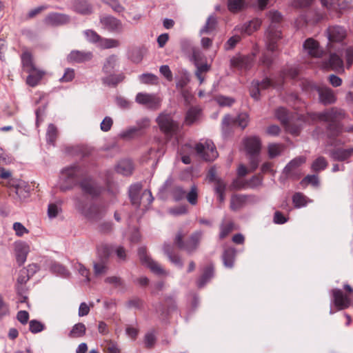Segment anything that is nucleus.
I'll list each match as a JSON object with an SVG mask.
<instances>
[{
  "mask_svg": "<svg viewBox=\"0 0 353 353\" xmlns=\"http://www.w3.org/2000/svg\"><path fill=\"white\" fill-rule=\"evenodd\" d=\"M268 17L271 24L265 32V46L268 51L275 52L277 50V41L281 38V31L277 26L281 19V14L279 12L273 10L269 12Z\"/></svg>",
  "mask_w": 353,
  "mask_h": 353,
  "instance_id": "obj_1",
  "label": "nucleus"
},
{
  "mask_svg": "<svg viewBox=\"0 0 353 353\" xmlns=\"http://www.w3.org/2000/svg\"><path fill=\"white\" fill-rule=\"evenodd\" d=\"M82 174L81 168L77 165L63 168L61 172L58 184L60 190L65 192L72 190L79 184L78 181Z\"/></svg>",
  "mask_w": 353,
  "mask_h": 353,
  "instance_id": "obj_2",
  "label": "nucleus"
},
{
  "mask_svg": "<svg viewBox=\"0 0 353 353\" xmlns=\"http://www.w3.org/2000/svg\"><path fill=\"white\" fill-rule=\"evenodd\" d=\"M185 235V234L182 230H179L174 238V243L179 249L183 250L187 253L191 254L198 249L203 237V232L197 230L193 232L185 242L183 241Z\"/></svg>",
  "mask_w": 353,
  "mask_h": 353,
  "instance_id": "obj_3",
  "label": "nucleus"
},
{
  "mask_svg": "<svg viewBox=\"0 0 353 353\" xmlns=\"http://www.w3.org/2000/svg\"><path fill=\"white\" fill-rule=\"evenodd\" d=\"M325 34L328 42L327 48H341L344 45V41L347 36V29L339 25L330 26L326 31Z\"/></svg>",
  "mask_w": 353,
  "mask_h": 353,
  "instance_id": "obj_4",
  "label": "nucleus"
},
{
  "mask_svg": "<svg viewBox=\"0 0 353 353\" xmlns=\"http://www.w3.org/2000/svg\"><path fill=\"white\" fill-rule=\"evenodd\" d=\"M160 130L166 136L172 137L179 130V125L177 121L173 119L171 114L161 112L156 119Z\"/></svg>",
  "mask_w": 353,
  "mask_h": 353,
  "instance_id": "obj_5",
  "label": "nucleus"
},
{
  "mask_svg": "<svg viewBox=\"0 0 353 353\" xmlns=\"http://www.w3.org/2000/svg\"><path fill=\"white\" fill-rule=\"evenodd\" d=\"M74 207L76 210L83 215L85 218L96 221L101 218L104 212H101L99 210V207L95 204H88L86 202L81 200L80 199L75 197Z\"/></svg>",
  "mask_w": 353,
  "mask_h": 353,
  "instance_id": "obj_6",
  "label": "nucleus"
},
{
  "mask_svg": "<svg viewBox=\"0 0 353 353\" xmlns=\"http://www.w3.org/2000/svg\"><path fill=\"white\" fill-rule=\"evenodd\" d=\"M142 185L141 183H134L129 188V196L132 205L139 207L141 203L145 200L148 205L151 204L154 200L152 192L150 190H145L141 194Z\"/></svg>",
  "mask_w": 353,
  "mask_h": 353,
  "instance_id": "obj_7",
  "label": "nucleus"
},
{
  "mask_svg": "<svg viewBox=\"0 0 353 353\" xmlns=\"http://www.w3.org/2000/svg\"><path fill=\"white\" fill-rule=\"evenodd\" d=\"M194 148L197 155L205 161H214L218 157L216 147L211 140L201 141Z\"/></svg>",
  "mask_w": 353,
  "mask_h": 353,
  "instance_id": "obj_8",
  "label": "nucleus"
},
{
  "mask_svg": "<svg viewBox=\"0 0 353 353\" xmlns=\"http://www.w3.org/2000/svg\"><path fill=\"white\" fill-rule=\"evenodd\" d=\"M306 158L303 156L297 157L291 160L283 168V174L288 179L293 180L299 179L301 176L300 166L304 164Z\"/></svg>",
  "mask_w": 353,
  "mask_h": 353,
  "instance_id": "obj_9",
  "label": "nucleus"
},
{
  "mask_svg": "<svg viewBox=\"0 0 353 353\" xmlns=\"http://www.w3.org/2000/svg\"><path fill=\"white\" fill-rule=\"evenodd\" d=\"M135 101L150 110H157L160 108L162 99L156 94L139 92L136 95Z\"/></svg>",
  "mask_w": 353,
  "mask_h": 353,
  "instance_id": "obj_10",
  "label": "nucleus"
},
{
  "mask_svg": "<svg viewBox=\"0 0 353 353\" xmlns=\"http://www.w3.org/2000/svg\"><path fill=\"white\" fill-rule=\"evenodd\" d=\"M138 254L141 263L148 267L152 272L158 275L166 274L161 266L147 254L146 248L145 247L139 248Z\"/></svg>",
  "mask_w": 353,
  "mask_h": 353,
  "instance_id": "obj_11",
  "label": "nucleus"
},
{
  "mask_svg": "<svg viewBox=\"0 0 353 353\" xmlns=\"http://www.w3.org/2000/svg\"><path fill=\"white\" fill-rule=\"evenodd\" d=\"M342 50L341 48H334L327 49V50L330 54L329 59L324 62L325 68H330L336 72H343V61L341 55L338 52Z\"/></svg>",
  "mask_w": 353,
  "mask_h": 353,
  "instance_id": "obj_12",
  "label": "nucleus"
},
{
  "mask_svg": "<svg viewBox=\"0 0 353 353\" xmlns=\"http://www.w3.org/2000/svg\"><path fill=\"white\" fill-rule=\"evenodd\" d=\"M82 192L92 198L99 196L103 190L102 187L91 178H85L79 182Z\"/></svg>",
  "mask_w": 353,
  "mask_h": 353,
  "instance_id": "obj_13",
  "label": "nucleus"
},
{
  "mask_svg": "<svg viewBox=\"0 0 353 353\" xmlns=\"http://www.w3.org/2000/svg\"><path fill=\"white\" fill-rule=\"evenodd\" d=\"M314 90L319 95V101L324 105L333 104L336 101V96L334 91L325 85H314Z\"/></svg>",
  "mask_w": 353,
  "mask_h": 353,
  "instance_id": "obj_14",
  "label": "nucleus"
},
{
  "mask_svg": "<svg viewBox=\"0 0 353 353\" xmlns=\"http://www.w3.org/2000/svg\"><path fill=\"white\" fill-rule=\"evenodd\" d=\"M102 28L111 32L121 33L123 30L122 22L110 15L103 16L100 18Z\"/></svg>",
  "mask_w": 353,
  "mask_h": 353,
  "instance_id": "obj_15",
  "label": "nucleus"
},
{
  "mask_svg": "<svg viewBox=\"0 0 353 353\" xmlns=\"http://www.w3.org/2000/svg\"><path fill=\"white\" fill-rule=\"evenodd\" d=\"M332 294L334 303L339 310L346 309L351 305L352 297L350 295L344 294L341 289H333Z\"/></svg>",
  "mask_w": 353,
  "mask_h": 353,
  "instance_id": "obj_16",
  "label": "nucleus"
},
{
  "mask_svg": "<svg viewBox=\"0 0 353 353\" xmlns=\"http://www.w3.org/2000/svg\"><path fill=\"white\" fill-rule=\"evenodd\" d=\"M303 48L309 55L315 58H319L323 54V50L318 41L312 38L307 39L303 43Z\"/></svg>",
  "mask_w": 353,
  "mask_h": 353,
  "instance_id": "obj_17",
  "label": "nucleus"
},
{
  "mask_svg": "<svg viewBox=\"0 0 353 353\" xmlns=\"http://www.w3.org/2000/svg\"><path fill=\"white\" fill-rule=\"evenodd\" d=\"M93 54L90 51L72 50L67 57L69 63H85L90 61Z\"/></svg>",
  "mask_w": 353,
  "mask_h": 353,
  "instance_id": "obj_18",
  "label": "nucleus"
},
{
  "mask_svg": "<svg viewBox=\"0 0 353 353\" xmlns=\"http://www.w3.org/2000/svg\"><path fill=\"white\" fill-rule=\"evenodd\" d=\"M245 149L250 156L258 155L261 151V143L256 137H248L243 141Z\"/></svg>",
  "mask_w": 353,
  "mask_h": 353,
  "instance_id": "obj_19",
  "label": "nucleus"
},
{
  "mask_svg": "<svg viewBox=\"0 0 353 353\" xmlns=\"http://www.w3.org/2000/svg\"><path fill=\"white\" fill-rule=\"evenodd\" d=\"M150 121L148 118H142L137 121V125L130 128L128 130L121 132L120 136L123 138H130L138 132L145 129L150 125Z\"/></svg>",
  "mask_w": 353,
  "mask_h": 353,
  "instance_id": "obj_20",
  "label": "nucleus"
},
{
  "mask_svg": "<svg viewBox=\"0 0 353 353\" xmlns=\"http://www.w3.org/2000/svg\"><path fill=\"white\" fill-rule=\"evenodd\" d=\"M254 195L235 194L232 196L230 199V208L232 210H238L241 208L248 201H253L256 199Z\"/></svg>",
  "mask_w": 353,
  "mask_h": 353,
  "instance_id": "obj_21",
  "label": "nucleus"
},
{
  "mask_svg": "<svg viewBox=\"0 0 353 353\" xmlns=\"http://www.w3.org/2000/svg\"><path fill=\"white\" fill-rule=\"evenodd\" d=\"M331 114L332 113L330 112V110H325L321 112L316 113L315 118L321 121L329 122L330 124L328 125V129L331 130L332 128H334L335 130L333 134L337 136L341 134L343 130L340 126L333 124Z\"/></svg>",
  "mask_w": 353,
  "mask_h": 353,
  "instance_id": "obj_22",
  "label": "nucleus"
},
{
  "mask_svg": "<svg viewBox=\"0 0 353 353\" xmlns=\"http://www.w3.org/2000/svg\"><path fill=\"white\" fill-rule=\"evenodd\" d=\"M72 8L76 12L82 15H89L93 12L92 6L88 0H74Z\"/></svg>",
  "mask_w": 353,
  "mask_h": 353,
  "instance_id": "obj_23",
  "label": "nucleus"
},
{
  "mask_svg": "<svg viewBox=\"0 0 353 353\" xmlns=\"http://www.w3.org/2000/svg\"><path fill=\"white\" fill-rule=\"evenodd\" d=\"M68 16L59 13L50 14L45 19L46 23L52 26H58L65 24L68 22Z\"/></svg>",
  "mask_w": 353,
  "mask_h": 353,
  "instance_id": "obj_24",
  "label": "nucleus"
},
{
  "mask_svg": "<svg viewBox=\"0 0 353 353\" xmlns=\"http://www.w3.org/2000/svg\"><path fill=\"white\" fill-rule=\"evenodd\" d=\"M13 190L19 200L23 201L29 197L30 186L25 181H19L13 185Z\"/></svg>",
  "mask_w": 353,
  "mask_h": 353,
  "instance_id": "obj_25",
  "label": "nucleus"
},
{
  "mask_svg": "<svg viewBox=\"0 0 353 353\" xmlns=\"http://www.w3.org/2000/svg\"><path fill=\"white\" fill-rule=\"evenodd\" d=\"M29 247L27 244L20 243L16 245V260L19 265H22L26 262Z\"/></svg>",
  "mask_w": 353,
  "mask_h": 353,
  "instance_id": "obj_26",
  "label": "nucleus"
},
{
  "mask_svg": "<svg viewBox=\"0 0 353 353\" xmlns=\"http://www.w3.org/2000/svg\"><path fill=\"white\" fill-rule=\"evenodd\" d=\"M22 67L28 73H32L36 71V67L33 63L32 54L26 51L21 56Z\"/></svg>",
  "mask_w": 353,
  "mask_h": 353,
  "instance_id": "obj_27",
  "label": "nucleus"
},
{
  "mask_svg": "<svg viewBox=\"0 0 353 353\" xmlns=\"http://www.w3.org/2000/svg\"><path fill=\"white\" fill-rule=\"evenodd\" d=\"M236 250L234 248H229L224 250L222 260L225 267L232 268L234 266Z\"/></svg>",
  "mask_w": 353,
  "mask_h": 353,
  "instance_id": "obj_28",
  "label": "nucleus"
},
{
  "mask_svg": "<svg viewBox=\"0 0 353 353\" xmlns=\"http://www.w3.org/2000/svg\"><path fill=\"white\" fill-rule=\"evenodd\" d=\"M352 154V150L349 149H336L330 151V156L334 161H344Z\"/></svg>",
  "mask_w": 353,
  "mask_h": 353,
  "instance_id": "obj_29",
  "label": "nucleus"
},
{
  "mask_svg": "<svg viewBox=\"0 0 353 353\" xmlns=\"http://www.w3.org/2000/svg\"><path fill=\"white\" fill-rule=\"evenodd\" d=\"M133 168L132 162L130 160L124 159L118 163L116 170L121 174L128 176L132 174Z\"/></svg>",
  "mask_w": 353,
  "mask_h": 353,
  "instance_id": "obj_30",
  "label": "nucleus"
},
{
  "mask_svg": "<svg viewBox=\"0 0 353 353\" xmlns=\"http://www.w3.org/2000/svg\"><path fill=\"white\" fill-rule=\"evenodd\" d=\"M230 64L233 67L248 69L251 67V58L248 57H233L230 59Z\"/></svg>",
  "mask_w": 353,
  "mask_h": 353,
  "instance_id": "obj_31",
  "label": "nucleus"
},
{
  "mask_svg": "<svg viewBox=\"0 0 353 353\" xmlns=\"http://www.w3.org/2000/svg\"><path fill=\"white\" fill-rule=\"evenodd\" d=\"M247 6V0H228V8L232 13H236Z\"/></svg>",
  "mask_w": 353,
  "mask_h": 353,
  "instance_id": "obj_32",
  "label": "nucleus"
},
{
  "mask_svg": "<svg viewBox=\"0 0 353 353\" xmlns=\"http://www.w3.org/2000/svg\"><path fill=\"white\" fill-rule=\"evenodd\" d=\"M117 62H118V58L116 55L112 54V55L109 56L105 59V61L103 63L102 71L105 74L112 73L114 70V69L117 65Z\"/></svg>",
  "mask_w": 353,
  "mask_h": 353,
  "instance_id": "obj_33",
  "label": "nucleus"
},
{
  "mask_svg": "<svg viewBox=\"0 0 353 353\" xmlns=\"http://www.w3.org/2000/svg\"><path fill=\"white\" fill-rule=\"evenodd\" d=\"M214 267L210 265L208 266L202 276L197 281V286L199 288H203L204 285L213 277Z\"/></svg>",
  "mask_w": 353,
  "mask_h": 353,
  "instance_id": "obj_34",
  "label": "nucleus"
},
{
  "mask_svg": "<svg viewBox=\"0 0 353 353\" xmlns=\"http://www.w3.org/2000/svg\"><path fill=\"white\" fill-rule=\"evenodd\" d=\"M86 332L85 325L82 323H78L74 325L68 333V336L72 339L81 338L85 336Z\"/></svg>",
  "mask_w": 353,
  "mask_h": 353,
  "instance_id": "obj_35",
  "label": "nucleus"
},
{
  "mask_svg": "<svg viewBox=\"0 0 353 353\" xmlns=\"http://www.w3.org/2000/svg\"><path fill=\"white\" fill-rule=\"evenodd\" d=\"M261 25V21L259 19H254L247 23H245L241 27V32L248 35L256 31Z\"/></svg>",
  "mask_w": 353,
  "mask_h": 353,
  "instance_id": "obj_36",
  "label": "nucleus"
},
{
  "mask_svg": "<svg viewBox=\"0 0 353 353\" xmlns=\"http://www.w3.org/2000/svg\"><path fill=\"white\" fill-rule=\"evenodd\" d=\"M217 20L214 15L212 14L208 18L205 24L200 30V34H210L213 32L216 27Z\"/></svg>",
  "mask_w": 353,
  "mask_h": 353,
  "instance_id": "obj_37",
  "label": "nucleus"
},
{
  "mask_svg": "<svg viewBox=\"0 0 353 353\" xmlns=\"http://www.w3.org/2000/svg\"><path fill=\"white\" fill-rule=\"evenodd\" d=\"M200 114V109L195 107L190 108L185 115V123L191 125L199 119Z\"/></svg>",
  "mask_w": 353,
  "mask_h": 353,
  "instance_id": "obj_38",
  "label": "nucleus"
},
{
  "mask_svg": "<svg viewBox=\"0 0 353 353\" xmlns=\"http://www.w3.org/2000/svg\"><path fill=\"white\" fill-rule=\"evenodd\" d=\"M328 162L324 157H317L311 165V170L314 172H319L326 169Z\"/></svg>",
  "mask_w": 353,
  "mask_h": 353,
  "instance_id": "obj_39",
  "label": "nucleus"
},
{
  "mask_svg": "<svg viewBox=\"0 0 353 353\" xmlns=\"http://www.w3.org/2000/svg\"><path fill=\"white\" fill-rule=\"evenodd\" d=\"M43 74L44 72L36 69V71H34V72L29 73V75L28 76L26 79V82L30 86L34 87L39 83V82L43 78Z\"/></svg>",
  "mask_w": 353,
  "mask_h": 353,
  "instance_id": "obj_40",
  "label": "nucleus"
},
{
  "mask_svg": "<svg viewBox=\"0 0 353 353\" xmlns=\"http://www.w3.org/2000/svg\"><path fill=\"white\" fill-rule=\"evenodd\" d=\"M50 270L52 273L62 277L66 278L70 276V272L68 270H67L63 265L57 262L52 263Z\"/></svg>",
  "mask_w": 353,
  "mask_h": 353,
  "instance_id": "obj_41",
  "label": "nucleus"
},
{
  "mask_svg": "<svg viewBox=\"0 0 353 353\" xmlns=\"http://www.w3.org/2000/svg\"><path fill=\"white\" fill-rule=\"evenodd\" d=\"M125 78L123 74H112L102 79L103 84L108 86H116L119 83L121 82Z\"/></svg>",
  "mask_w": 353,
  "mask_h": 353,
  "instance_id": "obj_42",
  "label": "nucleus"
},
{
  "mask_svg": "<svg viewBox=\"0 0 353 353\" xmlns=\"http://www.w3.org/2000/svg\"><path fill=\"white\" fill-rule=\"evenodd\" d=\"M234 229V223L232 221H223L220 225L219 238L226 237Z\"/></svg>",
  "mask_w": 353,
  "mask_h": 353,
  "instance_id": "obj_43",
  "label": "nucleus"
},
{
  "mask_svg": "<svg viewBox=\"0 0 353 353\" xmlns=\"http://www.w3.org/2000/svg\"><path fill=\"white\" fill-rule=\"evenodd\" d=\"M83 34L88 42L95 44L97 47L99 46L102 37L97 32L93 30H86L83 32Z\"/></svg>",
  "mask_w": 353,
  "mask_h": 353,
  "instance_id": "obj_44",
  "label": "nucleus"
},
{
  "mask_svg": "<svg viewBox=\"0 0 353 353\" xmlns=\"http://www.w3.org/2000/svg\"><path fill=\"white\" fill-rule=\"evenodd\" d=\"M120 46L119 41L114 39L101 38L99 48L102 49H109L117 48Z\"/></svg>",
  "mask_w": 353,
  "mask_h": 353,
  "instance_id": "obj_45",
  "label": "nucleus"
},
{
  "mask_svg": "<svg viewBox=\"0 0 353 353\" xmlns=\"http://www.w3.org/2000/svg\"><path fill=\"white\" fill-rule=\"evenodd\" d=\"M268 149L269 157L273 159L281 154L283 150V146L281 144L271 143L269 144Z\"/></svg>",
  "mask_w": 353,
  "mask_h": 353,
  "instance_id": "obj_46",
  "label": "nucleus"
},
{
  "mask_svg": "<svg viewBox=\"0 0 353 353\" xmlns=\"http://www.w3.org/2000/svg\"><path fill=\"white\" fill-rule=\"evenodd\" d=\"M139 78L141 82L144 84L156 85L159 82L158 77L152 73L142 74L139 77Z\"/></svg>",
  "mask_w": 353,
  "mask_h": 353,
  "instance_id": "obj_47",
  "label": "nucleus"
},
{
  "mask_svg": "<svg viewBox=\"0 0 353 353\" xmlns=\"http://www.w3.org/2000/svg\"><path fill=\"white\" fill-rule=\"evenodd\" d=\"M248 188L256 189L263 185V177L258 174L246 181Z\"/></svg>",
  "mask_w": 353,
  "mask_h": 353,
  "instance_id": "obj_48",
  "label": "nucleus"
},
{
  "mask_svg": "<svg viewBox=\"0 0 353 353\" xmlns=\"http://www.w3.org/2000/svg\"><path fill=\"white\" fill-rule=\"evenodd\" d=\"M57 136V129L53 124L48 125L46 132V140L48 143L54 145Z\"/></svg>",
  "mask_w": 353,
  "mask_h": 353,
  "instance_id": "obj_49",
  "label": "nucleus"
},
{
  "mask_svg": "<svg viewBox=\"0 0 353 353\" xmlns=\"http://www.w3.org/2000/svg\"><path fill=\"white\" fill-rule=\"evenodd\" d=\"M292 202L295 208L304 207L306 205V197L302 193L296 192L292 196Z\"/></svg>",
  "mask_w": 353,
  "mask_h": 353,
  "instance_id": "obj_50",
  "label": "nucleus"
},
{
  "mask_svg": "<svg viewBox=\"0 0 353 353\" xmlns=\"http://www.w3.org/2000/svg\"><path fill=\"white\" fill-rule=\"evenodd\" d=\"M323 5L332 4L338 6L340 9H345L352 0H321Z\"/></svg>",
  "mask_w": 353,
  "mask_h": 353,
  "instance_id": "obj_51",
  "label": "nucleus"
},
{
  "mask_svg": "<svg viewBox=\"0 0 353 353\" xmlns=\"http://www.w3.org/2000/svg\"><path fill=\"white\" fill-rule=\"evenodd\" d=\"M185 196L191 205H194L197 203L198 191L195 185L191 187L190 192L187 194H185Z\"/></svg>",
  "mask_w": 353,
  "mask_h": 353,
  "instance_id": "obj_52",
  "label": "nucleus"
},
{
  "mask_svg": "<svg viewBox=\"0 0 353 353\" xmlns=\"http://www.w3.org/2000/svg\"><path fill=\"white\" fill-rule=\"evenodd\" d=\"M44 327V325L37 320H31L29 322V330L33 334L41 332Z\"/></svg>",
  "mask_w": 353,
  "mask_h": 353,
  "instance_id": "obj_53",
  "label": "nucleus"
},
{
  "mask_svg": "<svg viewBox=\"0 0 353 353\" xmlns=\"http://www.w3.org/2000/svg\"><path fill=\"white\" fill-rule=\"evenodd\" d=\"M302 185L306 184H311L314 187H318L319 185V179L317 175L312 174L307 175L301 182Z\"/></svg>",
  "mask_w": 353,
  "mask_h": 353,
  "instance_id": "obj_54",
  "label": "nucleus"
},
{
  "mask_svg": "<svg viewBox=\"0 0 353 353\" xmlns=\"http://www.w3.org/2000/svg\"><path fill=\"white\" fill-rule=\"evenodd\" d=\"M181 48L186 54H190L195 48L191 40L188 39H182L180 41Z\"/></svg>",
  "mask_w": 353,
  "mask_h": 353,
  "instance_id": "obj_55",
  "label": "nucleus"
},
{
  "mask_svg": "<svg viewBox=\"0 0 353 353\" xmlns=\"http://www.w3.org/2000/svg\"><path fill=\"white\" fill-rule=\"evenodd\" d=\"M276 118L283 124H287L288 122V110L284 108H279L276 110Z\"/></svg>",
  "mask_w": 353,
  "mask_h": 353,
  "instance_id": "obj_56",
  "label": "nucleus"
},
{
  "mask_svg": "<svg viewBox=\"0 0 353 353\" xmlns=\"http://www.w3.org/2000/svg\"><path fill=\"white\" fill-rule=\"evenodd\" d=\"M172 196L174 201H179L185 196V191L181 186H176L172 191Z\"/></svg>",
  "mask_w": 353,
  "mask_h": 353,
  "instance_id": "obj_57",
  "label": "nucleus"
},
{
  "mask_svg": "<svg viewBox=\"0 0 353 353\" xmlns=\"http://www.w3.org/2000/svg\"><path fill=\"white\" fill-rule=\"evenodd\" d=\"M143 57V50L141 48H136L131 51L130 58L134 63H139Z\"/></svg>",
  "mask_w": 353,
  "mask_h": 353,
  "instance_id": "obj_58",
  "label": "nucleus"
},
{
  "mask_svg": "<svg viewBox=\"0 0 353 353\" xmlns=\"http://www.w3.org/2000/svg\"><path fill=\"white\" fill-rule=\"evenodd\" d=\"M95 276L104 274L107 272L108 267L103 261L94 263L93 265Z\"/></svg>",
  "mask_w": 353,
  "mask_h": 353,
  "instance_id": "obj_59",
  "label": "nucleus"
},
{
  "mask_svg": "<svg viewBox=\"0 0 353 353\" xmlns=\"http://www.w3.org/2000/svg\"><path fill=\"white\" fill-rule=\"evenodd\" d=\"M10 315V308L8 304L6 303L2 297L0 296V319Z\"/></svg>",
  "mask_w": 353,
  "mask_h": 353,
  "instance_id": "obj_60",
  "label": "nucleus"
},
{
  "mask_svg": "<svg viewBox=\"0 0 353 353\" xmlns=\"http://www.w3.org/2000/svg\"><path fill=\"white\" fill-rule=\"evenodd\" d=\"M241 37L238 35L230 37L226 43L224 44V48L225 50H232L235 46L240 41Z\"/></svg>",
  "mask_w": 353,
  "mask_h": 353,
  "instance_id": "obj_61",
  "label": "nucleus"
},
{
  "mask_svg": "<svg viewBox=\"0 0 353 353\" xmlns=\"http://www.w3.org/2000/svg\"><path fill=\"white\" fill-rule=\"evenodd\" d=\"M168 212L173 216H180L182 214H185L188 212V210L185 205H179L170 208L168 210Z\"/></svg>",
  "mask_w": 353,
  "mask_h": 353,
  "instance_id": "obj_62",
  "label": "nucleus"
},
{
  "mask_svg": "<svg viewBox=\"0 0 353 353\" xmlns=\"http://www.w3.org/2000/svg\"><path fill=\"white\" fill-rule=\"evenodd\" d=\"M106 3L116 12L121 13L125 10L124 7L121 5L119 0H107Z\"/></svg>",
  "mask_w": 353,
  "mask_h": 353,
  "instance_id": "obj_63",
  "label": "nucleus"
},
{
  "mask_svg": "<svg viewBox=\"0 0 353 353\" xmlns=\"http://www.w3.org/2000/svg\"><path fill=\"white\" fill-rule=\"evenodd\" d=\"M249 117L246 113H241L238 115L236 122L242 129H244L248 124Z\"/></svg>",
  "mask_w": 353,
  "mask_h": 353,
  "instance_id": "obj_64",
  "label": "nucleus"
}]
</instances>
